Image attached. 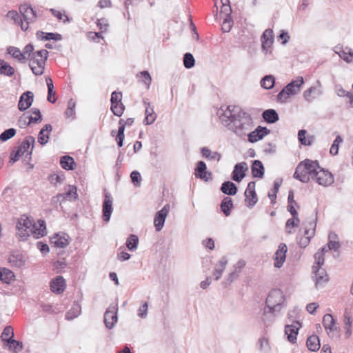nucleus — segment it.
Listing matches in <instances>:
<instances>
[{
  "label": "nucleus",
  "mask_w": 353,
  "mask_h": 353,
  "mask_svg": "<svg viewBox=\"0 0 353 353\" xmlns=\"http://www.w3.org/2000/svg\"><path fill=\"white\" fill-rule=\"evenodd\" d=\"M233 208V203L232 199L230 197H225L221 203V210L226 216L231 214V210Z\"/></svg>",
  "instance_id": "40"
},
{
  "label": "nucleus",
  "mask_w": 353,
  "mask_h": 353,
  "mask_svg": "<svg viewBox=\"0 0 353 353\" xmlns=\"http://www.w3.org/2000/svg\"><path fill=\"white\" fill-rule=\"evenodd\" d=\"M75 105L76 103L73 99H70L68 103V108L65 110V114L68 117H72V119L75 114Z\"/></svg>",
  "instance_id": "57"
},
{
  "label": "nucleus",
  "mask_w": 353,
  "mask_h": 353,
  "mask_svg": "<svg viewBox=\"0 0 353 353\" xmlns=\"http://www.w3.org/2000/svg\"><path fill=\"white\" fill-rule=\"evenodd\" d=\"M313 279L315 282V287L316 289L323 288L325 283L328 282V275L323 268L319 266L312 267Z\"/></svg>",
  "instance_id": "9"
},
{
  "label": "nucleus",
  "mask_w": 353,
  "mask_h": 353,
  "mask_svg": "<svg viewBox=\"0 0 353 353\" xmlns=\"http://www.w3.org/2000/svg\"><path fill=\"white\" fill-rule=\"evenodd\" d=\"M117 303H112L107 308L104 314V323L108 329H112L117 322Z\"/></svg>",
  "instance_id": "8"
},
{
  "label": "nucleus",
  "mask_w": 353,
  "mask_h": 353,
  "mask_svg": "<svg viewBox=\"0 0 353 353\" xmlns=\"http://www.w3.org/2000/svg\"><path fill=\"white\" fill-rule=\"evenodd\" d=\"M34 142L35 139L32 136H28L18 147L17 150L22 156L25 155L23 161L28 162L30 160Z\"/></svg>",
  "instance_id": "7"
},
{
  "label": "nucleus",
  "mask_w": 353,
  "mask_h": 353,
  "mask_svg": "<svg viewBox=\"0 0 353 353\" xmlns=\"http://www.w3.org/2000/svg\"><path fill=\"white\" fill-rule=\"evenodd\" d=\"M52 130V127L50 124H46L40 130L38 135V141L41 145H43L48 142L49 132H50Z\"/></svg>",
  "instance_id": "29"
},
{
  "label": "nucleus",
  "mask_w": 353,
  "mask_h": 353,
  "mask_svg": "<svg viewBox=\"0 0 353 353\" xmlns=\"http://www.w3.org/2000/svg\"><path fill=\"white\" fill-rule=\"evenodd\" d=\"M306 345L308 350L312 352L319 350L321 347L319 339L316 335L309 336L307 339Z\"/></svg>",
  "instance_id": "37"
},
{
  "label": "nucleus",
  "mask_w": 353,
  "mask_h": 353,
  "mask_svg": "<svg viewBox=\"0 0 353 353\" xmlns=\"http://www.w3.org/2000/svg\"><path fill=\"white\" fill-rule=\"evenodd\" d=\"M139 243L138 236L135 234H130L126 241V246L130 251L137 250Z\"/></svg>",
  "instance_id": "49"
},
{
  "label": "nucleus",
  "mask_w": 353,
  "mask_h": 353,
  "mask_svg": "<svg viewBox=\"0 0 353 353\" xmlns=\"http://www.w3.org/2000/svg\"><path fill=\"white\" fill-rule=\"evenodd\" d=\"M122 94L120 92L114 91L111 94V105L121 103Z\"/></svg>",
  "instance_id": "64"
},
{
  "label": "nucleus",
  "mask_w": 353,
  "mask_h": 353,
  "mask_svg": "<svg viewBox=\"0 0 353 353\" xmlns=\"http://www.w3.org/2000/svg\"><path fill=\"white\" fill-rule=\"evenodd\" d=\"M60 165L64 170H72L74 169L75 162L72 157L65 155L61 158Z\"/></svg>",
  "instance_id": "38"
},
{
  "label": "nucleus",
  "mask_w": 353,
  "mask_h": 353,
  "mask_svg": "<svg viewBox=\"0 0 353 353\" xmlns=\"http://www.w3.org/2000/svg\"><path fill=\"white\" fill-rule=\"evenodd\" d=\"M143 103L145 105V117L143 123L145 125H151L157 119V114L154 113V109L150 106V103L149 102H147L144 100Z\"/></svg>",
  "instance_id": "26"
},
{
  "label": "nucleus",
  "mask_w": 353,
  "mask_h": 353,
  "mask_svg": "<svg viewBox=\"0 0 353 353\" xmlns=\"http://www.w3.org/2000/svg\"><path fill=\"white\" fill-rule=\"evenodd\" d=\"M48 56V51L45 49L32 53L30 58L29 66L36 76H40L44 73Z\"/></svg>",
  "instance_id": "3"
},
{
  "label": "nucleus",
  "mask_w": 353,
  "mask_h": 353,
  "mask_svg": "<svg viewBox=\"0 0 353 353\" xmlns=\"http://www.w3.org/2000/svg\"><path fill=\"white\" fill-rule=\"evenodd\" d=\"M245 201L246 203V205L252 208L256 203L258 199L257 196L255 192V182L250 181L247 186V188L245 191Z\"/></svg>",
  "instance_id": "10"
},
{
  "label": "nucleus",
  "mask_w": 353,
  "mask_h": 353,
  "mask_svg": "<svg viewBox=\"0 0 353 353\" xmlns=\"http://www.w3.org/2000/svg\"><path fill=\"white\" fill-rule=\"evenodd\" d=\"M201 152L202 156L209 160L219 161L221 159V154L219 152H212L208 148H202Z\"/></svg>",
  "instance_id": "44"
},
{
  "label": "nucleus",
  "mask_w": 353,
  "mask_h": 353,
  "mask_svg": "<svg viewBox=\"0 0 353 353\" xmlns=\"http://www.w3.org/2000/svg\"><path fill=\"white\" fill-rule=\"evenodd\" d=\"M14 273L8 269H0V280L6 283H10L14 279Z\"/></svg>",
  "instance_id": "47"
},
{
  "label": "nucleus",
  "mask_w": 353,
  "mask_h": 353,
  "mask_svg": "<svg viewBox=\"0 0 353 353\" xmlns=\"http://www.w3.org/2000/svg\"><path fill=\"white\" fill-rule=\"evenodd\" d=\"M343 142V139L341 136H336L334 141L331 148L330 149V153L332 155H336L339 152V145Z\"/></svg>",
  "instance_id": "54"
},
{
  "label": "nucleus",
  "mask_w": 353,
  "mask_h": 353,
  "mask_svg": "<svg viewBox=\"0 0 353 353\" xmlns=\"http://www.w3.org/2000/svg\"><path fill=\"white\" fill-rule=\"evenodd\" d=\"M316 222L314 221H312L308 223V226L305 230L304 236L310 237V240L314 235V231L316 228Z\"/></svg>",
  "instance_id": "55"
},
{
  "label": "nucleus",
  "mask_w": 353,
  "mask_h": 353,
  "mask_svg": "<svg viewBox=\"0 0 353 353\" xmlns=\"http://www.w3.org/2000/svg\"><path fill=\"white\" fill-rule=\"evenodd\" d=\"M37 37L41 40H54L60 41L62 39V36L59 33L48 32L46 33L42 31H37Z\"/></svg>",
  "instance_id": "34"
},
{
  "label": "nucleus",
  "mask_w": 353,
  "mask_h": 353,
  "mask_svg": "<svg viewBox=\"0 0 353 353\" xmlns=\"http://www.w3.org/2000/svg\"><path fill=\"white\" fill-rule=\"evenodd\" d=\"M8 345V350L13 353H18L21 352L23 348V344L21 341L12 340L9 343H6Z\"/></svg>",
  "instance_id": "50"
},
{
  "label": "nucleus",
  "mask_w": 353,
  "mask_h": 353,
  "mask_svg": "<svg viewBox=\"0 0 353 353\" xmlns=\"http://www.w3.org/2000/svg\"><path fill=\"white\" fill-rule=\"evenodd\" d=\"M206 164L204 161H200L197 163L195 168V176L205 181L212 179V173L208 172Z\"/></svg>",
  "instance_id": "17"
},
{
  "label": "nucleus",
  "mask_w": 353,
  "mask_h": 353,
  "mask_svg": "<svg viewBox=\"0 0 353 353\" xmlns=\"http://www.w3.org/2000/svg\"><path fill=\"white\" fill-rule=\"evenodd\" d=\"M123 119H120L119 121V127L116 135V141L119 147H121L123 144V140L125 138V125L123 123Z\"/></svg>",
  "instance_id": "43"
},
{
  "label": "nucleus",
  "mask_w": 353,
  "mask_h": 353,
  "mask_svg": "<svg viewBox=\"0 0 353 353\" xmlns=\"http://www.w3.org/2000/svg\"><path fill=\"white\" fill-rule=\"evenodd\" d=\"M30 111L34 116L30 115L28 117L29 121L28 124L30 125V123H40L42 121V115L41 111L36 108H32Z\"/></svg>",
  "instance_id": "48"
},
{
  "label": "nucleus",
  "mask_w": 353,
  "mask_h": 353,
  "mask_svg": "<svg viewBox=\"0 0 353 353\" xmlns=\"http://www.w3.org/2000/svg\"><path fill=\"white\" fill-rule=\"evenodd\" d=\"M217 114L221 123L239 138H245L254 126L250 114L239 106H222Z\"/></svg>",
  "instance_id": "1"
},
{
  "label": "nucleus",
  "mask_w": 353,
  "mask_h": 353,
  "mask_svg": "<svg viewBox=\"0 0 353 353\" xmlns=\"http://www.w3.org/2000/svg\"><path fill=\"white\" fill-rule=\"evenodd\" d=\"M14 74V69L3 59H0V74L12 77Z\"/></svg>",
  "instance_id": "39"
},
{
  "label": "nucleus",
  "mask_w": 353,
  "mask_h": 353,
  "mask_svg": "<svg viewBox=\"0 0 353 353\" xmlns=\"http://www.w3.org/2000/svg\"><path fill=\"white\" fill-rule=\"evenodd\" d=\"M270 133V130L266 127L258 126L254 130L248 132L246 136L248 138V141L250 143H256L261 140L265 135Z\"/></svg>",
  "instance_id": "11"
},
{
  "label": "nucleus",
  "mask_w": 353,
  "mask_h": 353,
  "mask_svg": "<svg viewBox=\"0 0 353 353\" xmlns=\"http://www.w3.org/2000/svg\"><path fill=\"white\" fill-rule=\"evenodd\" d=\"M312 180L320 185L327 187L334 183V176L328 170L320 167Z\"/></svg>",
  "instance_id": "6"
},
{
  "label": "nucleus",
  "mask_w": 353,
  "mask_h": 353,
  "mask_svg": "<svg viewBox=\"0 0 353 353\" xmlns=\"http://www.w3.org/2000/svg\"><path fill=\"white\" fill-rule=\"evenodd\" d=\"M65 288V281L61 276H57L50 282V290L57 294L63 292Z\"/></svg>",
  "instance_id": "22"
},
{
  "label": "nucleus",
  "mask_w": 353,
  "mask_h": 353,
  "mask_svg": "<svg viewBox=\"0 0 353 353\" xmlns=\"http://www.w3.org/2000/svg\"><path fill=\"white\" fill-rule=\"evenodd\" d=\"M18 227H23L29 230L33 231L35 228V224L32 223V221L29 219L26 215L23 214L18 220L17 223Z\"/></svg>",
  "instance_id": "41"
},
{
  "label": "nucleus",
  "mask_w": 353,
  "mask_h": 353,
  "mask_svg": "<svg viewBox=\"0 0 353 353\" xmlns=\"http://www.w3.org/2000/svg\"><path fill=\"white\" fill-rule=\"evenodd\" d=\"M8 262L11 266L17 268H21L25 264L23 256L22 253L19 251H14L10 254L8 258Z\"/></svg>",
  "instance_id": "23"
},
{
  "label": "nucleus",
  "mask_w": 353,
  "mask_h": 353,
  "mask_svg": "<svg viewBox=\"0 0 353 353\" xmlns=\"http://www.w3.org/2000/svg\"><path fill=\"white\" fill-rule=\"evenodd\" d=\"M97 25L101 32H105L109 27L108 21L105 18L98 19Z\"/></svg>",
  "instance_id": "60"
},
{
  "label": "nucleus",
  "mask_w": 353,
  "mask_h": 353,
  "mask_svg": "<svg viewBox=\"0 0 353 353\" xmlns=\"http://www.w3.org/2000/svg\"><path fill=\"white\" fill-rule=\"evenodd\" d=\"M262 117L263 119L268 123H274L279 120V115L276 110L273 109H268L265 110Z\"/></svg>",
  "instance_id": "36"
},
{
  "label": "nucleus",
  "mask_w": 353,
  "mask_h": 353,
  "mask_svg": "<svg viewBox=\"0 0 353 353\" xmlns=\"http://www.w3.org/2000/svg\"><path fill=\"white\" fill-rule=\"evenodd\" d=\"M113 199L111 194L105 192V199L103 203V219L108 222L110 221L113 210L112 208Z\"/></svg>",
  "instance_id": "13"
},
{
  "label": "nucleus",
  "mask_w": 353,
  "mask_h": 353,
  "mask_svg": "<svg viewBox=\"0 0 353 353\" xmlns=\"http://www.w3.org/2000/svg\"><path fill=\"white\" fill-rule=\"evenodd\" d=\"M317 83L318 86H312L304 92L303 97L307 102L312 101L322 94L323 92L319 81H317Z\"/></svg>",
  "instance_id": "18"
},
{
  "label": "nucleus",
  "mask_w": 353,
  "mask_h": 353,
  "mask_svg": "<svg viewBox=\"0 0 353 353\" xmlns=\"http://www.w3.org/2000/svg\"><path fill=\"white\" fill-rule=\"evenodd\" d=\"M19 12L24 20L21 23V30L26 31L28 29L29 24L35 21L38 17L37 12L27 4L21 5L19 7Z\"/></svg>",
  "instance_id": "5"
},
{
  "label": "nucleus",
  "mask_w": 353,
  "mask_h": 353,
  "mask_svg": "<svg viewBox=\"0 0 353 353\" xmlns=\"http://www.w3.org/2000/svg\"><path fill=\"white\" fill-rule=\"evenodd\" d=\"M221 191L229 196H233L237 192L236 185L231 181H225L222 183Z\"/></svg>",
  "instance_id": "33"
},
{
  "label": "nucleus",
  "mask_w": 353,
  "mask_h": 353,
  "mask_svg": "<svg viewBox=\"0 0 353 353\" xmlns=\"http://www.w3.org/2000/svg\"><path fill=\"white\" fill-rule=\"evenodd\" d=\"M14 330L12 326L8 325L6 326L1 333V340L6 344L9 343L13 339L14 337Z\"/></svg>",
  "instance_id": "42"
},
{
  "label": "nucleus",
  "mask_w": 353,
  "mask_h": 353,
  "mask_svg": "<svg viewBox=\"0 0 353 353\" xmlns=\"http://www.w3.org/2000/svg\"><path fill=\"white\" fill-rule=\"evenodd\" d=\"M69 190L65 192L67 199L76 200L78 197L77 188L74 185H68Z\"/></svg>",
  "instance_id": "59"
},
{
  "label": "nucleus",
  "mask_w": 353,
  "mask_h": 353,
  "mask_svg": "<svg viewBox=\"0 0 353 353\" xmlns=\"http://www.w3.org/2000/svg\"><path fill=\"white\" fill-rule=\"evenodd\" d=\"M124 105L122 103L111 105V110L117 117H121L124 111Z\"/></svg>",
  "instance_id": "58"
},
{
  "label": "nucleus",
  "mask_w": 353,
  "mask_h": 353,
  "mask_svg": "<svg viewBox=\"0 0 353 353\" xmlns=\"http://www.w3.org/2000/svg\"><path fill=\"white\" fill-rule=\"evenodd\" d=\"M301 327V324L299 321H294L293 324L286 325L285 327V333L287 336L288 340L292 343H295L296 341V336L299 329Z\"/></svg>",
  "instance_id": "12"
},
{
  "label": "nucleus",
  "mask_w": 353,
  "mask_h": 353,
  "mask_svg": "<svg viewBox=\"0 0 353 353\" xmlns=\"http://www.w3.org/2000/svg\"><path fill=\"white\" fill-rule=\"evenodd\" d=\"M306 132H307L305 130H299L298 132V139L302 145H311V141H307L305 137Z\"/></svg>",
  "instance_id": "62"
},
{
  "label": "nucleus",
  "mask_w": 353,
  "mask_h": 353,
  "mask_svg": "<svg viewBox=\"0 0 353 353\" xmlns=\"http://www.w3.org/2000/svg\"><path fill=\"white\" fill-rule=\"evenodd\" d=\"M6 50L8 54L12 56V57L17 60L19 62L23 63L26 62L27 57L19 48L14 46H9L7 48Z\"/></svg>",
  "instance_id": "28"
},
{
  "label": "nucleus",
  "mask_w": 353,
  "mask_h": 353,
  "mask_svg": "<svg viewBox=\"0 0 353 353\" xmlns=\"http://www.w3.org/2000/svg\"><path fill=\"white\" fill-rule=\"evenodd\" d=\"M195 64V59L191 53L187 52L183 56V65L187 69H190L194 67Z\"/></svg>",
  "instance_id": "53"
},
{
  "label": "nucleus",
  "mask_w": 353,
  "mask_h": 353,
  "mask_svg": "<svg viewBox=\"0 0 353 353\" xmlns=\"http://www.w3.org/2000/svg\"><path fill=\"white\" fill-rule=\"evenodd\" d=\"M305 165H306L307 174L309 175V181L313 179L314 176L318 170L320 168V165L317 161H312L310 159H305L304 161Z\"/></svg>",
  "instance_id": "27"
},
{
  "label": "nucleus",
  "mask_w": 353,
  "mask_h": 353,
  "mask_svg": "<svg viewBox=\"0 0 353 353\" xmlns=\"http://www.w3.org/2000/svg\"><path fill=\"white\" fill-rule=\"evenodd\" d=\"M248 170L246 162L236 163L232 173V179L236 182H240L245 176V172Z\"/></svg>",
  "instance_id": "14"
},
{
  "label": "nucleus",
  "mask_w": 353,
  "mask_h": 353,
  "mask_svg": "<svg viewBox=\"0 0 353 353\" xmlns=\"http://www.w3.org/2000/svg\"><path fill=\"white\" fill-rule=\"evenodd\" d=\"M81 312V306L78 302H74L71 308L67 312L65 318L68 320H72L80 315Z\"/></svg>",
  "instance_id": "35"
},
{
  "label": "nucleus",
  "mask_w": 353,
  "mask_h": 353,
  "mask_svg": "<svg viewBox=\"0 0 353 353\" xmlns=\"http://www.w3.org/2000/svg\"><path fill=\"white\" fill-rule=\"evenodd\" d=\"M16 134V130L14 128H9L3 131L0 134V140L1 141H6L12 138Z\"/></svg>",
  "instance_id": "56"
},
{
  "label": "nucleus",
  "mask_w": 353,
  "mask_h": 353,
  "mask_svg": "<svg viewBox=\"0 0 353 353\" xmlns=\"http://www.w3.org/2000/svg\"><path fill=\"white\" fill-rule=\"evenodd\" d=\"M169 208V205H165L156 214L154 219V224L157 232H159L162 230L165 221V219L168 216Z\"/></svg>",
  "instance_id": "15"
},
{
  "label": "nucleus",
  "mask_w": 353,
  "mask_h": 353,
  "mask_svg": "<svg viewBox=\"0 0 353 353\" xmlns=\"http://www.w3.org/2000/svg\"><path fill=\"white\" fill-rule=\"evenodd\" d=\"M6 17L8 19L13 21L14 24L20 26V27L21 28V23H23V19L17 11H15V10L9 11L6 14Z\"/></svg>",
  "instance_id": "52"
},
{
  "label": "nucleus",
  "mask_w": 353,
  "mask_h": 353,
  "mask_svg": "<svg viewBox=\"0 0 353 353\" xmlns=\"http://www.w3.org/2000/svg\"><path fill=\"white\" fill-rule=\"evenodd\" d=\"M293 176L303 183L309 182V175L307 174L306 165H305L304 161L299 163Z\"/></svg>",
  "instance_id": "20"
},
{
  "label": "nucleus",
  "mask_w": 353,
  "mask_h": 353,
  "mask_svg": "<svg viewBox=\"0 0 353 353\" xmlns=\"http://www.w3.org/2000/svg\"><path fill=\"white\" fill-rule=\"evenodd\" d=\"M274 36L273 31L271 29H267L261 36L262 48L263 50L268 51L273 44Z\"/></svg>",
  "instance_id": "24"
},
{
  "label": "nucleus",
  "mask_w": 353,
  "mask_h": 353,
  "mask_svg": "<svg viewBox=\"0 0 353 353\" xmlns=\"http://www.w3.org/2000/svg\"><path fill=\"white\" fill-rule=\"evenodd\" d=\"M334 52L345 62L353 63V50L350 48L336 46Z\"/></svg>",
  "instance_id": "21"
},
{
  "label": "nucleus",
  "mask_w": 353,
  "mask_h": 353,
  "mask_svg": "<svg viewBox=\"0 0 353 353\" xmlns=\"http://www.w3.org/2000/svg\"><path fill=\"white\" fill-rule=\"evenodd\" d=\"M51 243L57 248H64L68 245V236L65 234H55L51 238Z\"/></svg>",
  "instance_id": "31"
},
{
  "label": "nucleus",
  "mask_w": 353,
  "mask_h": 353,
  "mask_svg": "<svg viewBox=\"0 0 353 353\" xmlns=\"http://www.w3.org/2000/svg\"><path fill=\"white\" fill-rule=\"evenodd\" d=\"M315 264L313 266L322 267L325 262V258L323 252H316L314 254Z\"/></svg>",
  "instance_id": "63"
},
{
  "label": "nucleus",
  "mask_w": 353,
  "mask_h": 353,
  "mask_svg": "<svg viewBox=\"0 0 353 353\" xmlns=\"http://www.w3.org/2000/svg\"><path fill=\"white\" fill-rule=\"evenodd\" d=\"M275 83V78L273 75H266L262 78L260 84L261 86L266 90L272 89Z\"/></svg>",
  "instance_id": "45"
},
{
  "label": "nucleus",
  "mask_w": 353,
  "mask_h": 353,
  "mask_svg": "<svg viewBox=\"0 0 353 353\" xmlns=\"http://www.w3.org/2000/svg\"><path fill=\"white\" fill-rule=\"evenodd\" d=\"M38 225L39 228L35 225V228L32 231V234H34V236L37 239L41 236H43L46 234L45 221L43 220H39Z\"/></svg>",
  "instance_id": "46"
},
{
  "label": "nucleus",
  "mask_w": 353,
  "mask_h": 353,
  "mask_svg": "<svg viewBox=\"0 0 353 353\" xmlns=\"http://www.w3.org/2000/svg\"><path fill=\"white\" fill-rule=\"evenodd\" d=\"M252 176L256 178H262L264 175V167L259 160H254L251 166Z\"/></svg>",
  "instance_id": "32"
},
{
  "label": "nucleus",
  "mask_w": 353,
  "mask_h": 353,
  "mask_svg": "<svg viewBox=\"0 0 353 353\" xmlns=\"http://www.w3.org/2000/svg\"><path fill=\"white\" fill-rule=\"evenodd\" d=\"M17 235L20 241H25L27 238L32 234V231L29 230L23 227H18L17 224Z\"/></svg>",
  "instance_id": "51"
},
{
  "label": "nucleus",
  "mask_w": 353,
  "mask_h": 353,
  "mask_svg": "<svg viewBox=\"0 0 353 353\" xmlns=\"http://www.w3.org/2000/svg\"><path fill=\"white\" fill-rule=\"evenodd\" d=\"M228 263V261L225 256H223L219 263L216 265L213 274L214 276V279L218 281L224 272L226 265Z\"/></svg>",
  "instance_id": "30"
},
{
  "label": "nucleus",
  "mask_w": 353,
  "mask_h": 353,
  "mask_svg": "<svg viewBox=\"0 0 353 353\" xmlns=\"http://www.w3.org/2000/svg\"><path fill=\"white\" fill-rule=\"evenodd\" d=\"M323 325L328 334L337 331L335 321L332 315L330 314H326L323 316Z\"/></svg>",
  "instance_id": "25"
},
{
  "label": "nucleus",
  "mask_w": 353,
  "mask_h": 353,
  "mask_svg": "<svg viewBox=\"0 0 353 353\" xmlns=\"http://www.w3.org/2000/svg\"><path fill=\"white\" fill-rule=\"evenodd\" d=\"M34 101V94L31 91H26L23 92L18 103V108L20 111L23 112L28 109L32 104Z\"/></svg>",
  "instance_id": "16"
},
{
  "label": "nucleus",
  "mask_w": 353,
  "mask_h": 353,
  "mask_svg": "<svg viewBox=\"0 0 353 353\" xmlns=\"http://www.w3.org/2000/svg\"><path fill=\"white\" fill-rule=\"evenodd\" d=\"M50 11L52 14L56 17L59 20H62L63 23L69 21V18L64 13H62L61 11L57 10L55 9L51 8Z\"/></svg>",
  "instance_id": "61"
},
{
  "label": "nucleus",
  "mask_w": 353,
  "mask_h": 353,
  "mask_svg": "<svg viewBox=\"0 0 353 353\" xmlns=\"http://www.w3.org/2000/svg\"><path fill=\"white\" fill-rule=\"evenodd\" d=\"M287 250V246L285 243H280L278 250L275 252L274 266L276 268H279L283 265L285 259Z\"/></svg>",
  "instance_id": "19"
},
{
  "label": "nucleus",
  "mask_w": 353,
  "mask_h": 353,
  "mask_svg": "<svg viewBox=\"0 0 353 353\" xmlns=\"http://www.w3.org/2000/svg\"><path fill=\"white\" fill-rule=\"evenodd\" d=\"M286 305V299L283 292L280 289L272 290L266 298L261 316V320L265 326L270 325L274 322L275 316Z\"/></svg>",
  "instance_id": "2"
},
{
  "label": "nucleus",
  "mask_w": 353,
  "mask_h": 353,
  "mask_svg": "<svg viewBox=\"0 0 353 353\" xmlns=\"http://www.w3.org/2000/svg\"><path fill=\"white\" fill-rule=\"evenodd\" d=\"M303 83V77H298L292 81L278 94L277 101L280 103H285L290 96L295 95L300 92V88Z\"/></svg>",
  "instance_id": "4"
}]
</instances>
